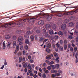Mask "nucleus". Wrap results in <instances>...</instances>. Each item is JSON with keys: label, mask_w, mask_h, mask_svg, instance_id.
<instances>
[{"label": "nucleus", "mask_w": 78, "mask_h": 78, "mask_svg": "<svg viewBox=\"0 0 78 78\" xmlns=\"http://www.w3.org/2000/svg\"><path fill=\"white\" fill-rule=\"evenodd\" d=\"M19 23H10L9 24H5L4 26H2L1 27H5V28H11V25H19Z\"/></svg>", "instance_id": "f257e3e1"}, {"label": "nucleus", "mask_w": 78, "mask_h": 78, "mask_svg": "<svg viewBox=\"0 0 78 78\" xmlns=\"http://www.w3.org/2000/svg\"><path fill=\"white\" fill-rule=\"evenodd\" d=\"M55 14L52 15V16L56 17H61L62 16V14L61 13H59L58 12H54Z\"/></svg>", "instance_id": "f03ea898"}, {"label": "nucleus", "mask_w": 78, "mask_h": 78, "mask_svg": "<svg viewBox=\"0 0 78 78\" xmlns=\"http://www.w3.org/2000/svg\"><path fill=\"white\" fill-rule=\"evenodd\" d=\"M37 17H36L35 16H33L31 18V19L29 20L28 21L29 23H33L34 22V20H37Z\"/></svg>", "instance_id": "7ed1b4c3"}, {"label": "nucleus", "mask_w": 78, "mask_h": 78, "mask_svg": "<svg viewBox=\"0 0 78 78\" xmlns=\"http://www.w3.org/2000/svg\"><path fill=\"white\" fill-rule=\"evenodd\" d=\"M44 17L46 18L47 20H51V16L50 15H45Z\"/></svg>", "instance_id": "20e7f679"}, {"label": "nucleus", "mask_w": 78, "mask_h": 78, "mask_svg": "<svg viewBox=\"0 0 78 78\" xmlns=\"http://www.w3.org/2000/svg\"><path fill=\"white\" fill-rule=\"evenodd\" d=\"M75 12V10H72L70 12H69L66 13V14L67 15H72L73 14H74V12Z\"/></svg>", "instance_id": "39448f33"}, {"label": "nucleus", "mask_w": 78, "mask_h": 78, "mask_svg": "<svg viewBox=\"0 0 78 78\" xmlns=\"http://www.w3.org/2000/svg\"><path fill=\"white\" fill-rule=\"evenodd\" d=\"M5 37L7 39H10L11 37V36L10 34H6L5 36Z\"/></svg>", "instance_id": "423d86ee"}, {"label": "nucleus", "mask_w": 78, "mask_h": 78, "mask_svg": "<svg viewBox=\"0 0 78 78\" xmlns=\"http://www.w3.org/2000/svg\"><path fill=\"white\" fill-rule=\"evenodd\" d=\"M62 30H65L66 28V25L64 24H62L61 26Z\"/></svg>", "instance_id": "0eeeda50"}, {"label": "nucleus", "mask_w": 78, "mask_h": 78, "mask_svg": "<svg viewBox=\"0 0 78 78\" xmlns=\"http://www.w3.org/2000/svg\"><path fill=\"white\" fill-rule=\"evenodd\" d=\"M23 39V36H21L19 37H18V41H22Z\"/></svg>", "instance_id": "6e6552de"}, {"label": "nucleus", "mask_w": 78, "mask_h": 78, "mask_svg": "<svg viewBox=\"0 0 78 78\" xmlns=\"http://www.w3.org/2000/svg\"><path fill=\"white\" fill-rule=\"evenodd\" d=\"M38 23L40 25H42L44 23V22L43 20H40L38 22Z\"/></svg>", "instance_id": "1a4fd4ad"}, {"label": "nucleus", "mask_w": 78, "mask_h": 78, "mask_svg": "<svg viewBox=\"0 0 78 78\" xmlns=\"http://www.w3.org/2000/svg\"><path fill=\"white\" fill-rule=\"evenodd\" d=\"M27 68L29 70H33V68L31 67V64H28L27 66Z\"/></svg>", "instance_id": "9d476101"}, {"label": "nucleus", "mask_w": 78, "mask_h": 78, "mask_svg": "<svg viewBox=\"0 0 78 78\" xmlns=\"http://www.w3.org/2000/svg\"><path fill=\"white\" fill-rule=\"evenodd\" d=\"M41 32L43 34H45V33H46V30L44 28L43 29L41 30Z\"/></svg>", "instance_id": "9b49d317"}, {"label": "nucleus", "mask_w": 78, "mask_h": 78, "mask_svg": "<svg viewBox=\"0 0 78 78\" xmlns=\"http://www.w3.org/2000/svg\"><path fill=\"white\" fill-rule=\"evenodd\" d=\"M28 20V19H25L24 20H22V21H23L21 22V23H22V24H23V25H24L25 24H24L23 23H24V22H26V21H27V20Z\"/></svg>", "instance_id": "f8f14e48"}, {"label": "nucleus", "mask_w": 78, "mask_h": 78, "mask_svg": "<svg viewBox=\"0 0 78 78\" xmlns=\"http://www.w3.org/2000/svg\"><path fill=\"white\" fill-rule=\"evenodd\" d=\"M16 46V41H14L13 42V48H15Z\"/></svg>", "instance_id": "ddd939ff"}, {"label": "nucleus", "mask_w": 78, "mask_h": 78, "mask_svg": "<svg viewBox=\"0 0 78 78\" xmlns=\"http://www.w3.org/2000/svg\"><path fill=\"white\" fill-rule=\"evenodd\" d=\"M75 17L74 16H71L70 18V19L71 20H75Z\"/></svg>", "instance_id": "4468645a"}, {"label": "nucleus", "mask_w": 78, "mask_h": 78, "mask_svg": "<svg viewBox=\"0 0 78 78\" xmlns=\"http://www.w3.org/2000/svg\"><path fill=\"white\" fill-rule=\"evenodd\" d=\"M58 71L56 70H51V73H57Z\"/></svg>", "instance_id": "2eb2a0df"}, {"label": "nucleus", "mask_w": 78, "mask_h": 78, "mask_svg": "<svg viewBox=\"0 0 78 78\" xmlns=\"http://www.w3.org/2000/svg\"><path fill=\"white\" fill-rule=\"evenodd\" d=\"M58 59H59V57H57L55 59V61L57 63H59V60Z\"/></svg>", "instance_id": "dca6fc26"}, {"label": "nucleus", "mask_w": 78, "mask_h": 78, "mask_svg": "<svg viewBox=\"0 0 78 78\" xmlns=\"http://www.w3.org/2000/svg\"><path fill=\"white\" fill-rule=\"evenodd\" d=\"M10 45H11V42L9 41L8 42V44L7 47L8 48H10Z\"/></svg>", "instance_id": "f3484780"}, {"label": "nucleus", "mask_w": 78, "mask_h": 78, "mask_svg": "<svg viewBox=\"0 0 78 78\" xmlns=\"http://www.w3.org/2000/svg\"><path fill=\"white\" fill-rule=\"evenodd\" d=\"M3 49H5L6 48V44L5 43V41L3 43Z\"/></svg>", "instance_id": "a211bd4d"}, {"label": "nucleus", "mask_w": 78, "mask_h": 78, "mask_svg": "<svg viewBox=\"0 0 78 78\" xmlns=\"http://www.w3.org/2000/svg\"><path fill=\"white\" fill-rule=\"evenodd\" d=\"M32 33V32L30 31H27V35H30V34H31Z\"/></svg>", "instance_id": "6ab92c4d"}, {"label": "nucleus", "mask_w": 78, "mask_h": 78, "mask_svg": "<svg viewBox=\"0 0 78 78\" xmlns=\"http://www.w3.org/2000/svg\"><path fill=\"white\" fill-rule=\"evenodd\" d=\"M49 33L50 34L52 35L53 34V31L52 29H50L49 30Z\"/></svg>", "instance_id": "aec40b11"}, {"label": "nucleus", "mask_w": 78, "mask_h": 78, "mask_svg": "<svg viewBox=\"0 0 78 78\" xmlns=\"http://www.w3.org/2000/svg\"><path fill=\"white\" fill-rule=\"evenodd\" d=\"M56 45L57 46V47L58 48H60L61 46L59 44V42L57 43L56 44Z\"/></svg>", "instance_id": "412c9836"}, {"label": "nucleus", "mask_w": 78, "mask_h": 78, "mask_svg": "<svg viewBox=\"0 0 78 78\" xmlns=\"http://www.w3.org/2000/svg\"><path fill=\"white\" fill-rule=\"evenodd\" d=\"M51 57L49 55H48L46 57V59H48V60H49V59H51Z\"/></svg>", "instance_id": "4be33fe9"}, {"label": "nucleus", "mask_w": 78, "mask_h": 78, "mask_svg": "<svg viewBox=\"0 0 78 78\" xmlns=\"http://www.w3.org/2000/svg\"><path fill=\"white\" fill-rule=\"evenodd\" d=\"M50 25L49 24H47L46 25V28H49L50 27Z\"/></svg>", "instance_id": "5701e85b"}, {"label": "nucleus", "mask_w": 78, "mask_h": 78, "mask_svg": "<svg viewBox=\"0 0 78 78\" xmlns=\"http://www.w3.org/2000/svg\"><path fill=\"white\" fill-rule=\"evenodd\" d=\"M73 25H74V24H73V22H71L69 24V26L70 27H73Z\"/></svg>", "instance_id": "b1692460"}, {"label": "nucleus", "mask_w": 78, "mask_h": 78, "mask_svg": "<svg viewBox=\"0 0 78 78\" xmlns=\"http://www.w3.org/2000/svg\"><path fill=\"white\" fill-rule=\"evenodd\" d=\"M25 42L27 44H29V40L28 39H26L25 41Z\"/></svg>", "instance_id": "393cba45"}, {"label": "nucleus", "mask_w": 78, "mask_h": 78, "mask_svg": "<svg viewBox=\"0 0 78 78\" xmlns=\"http://www.w3.org/2000/svg\"><path fill=\"white\" fill-rule=\"evenodd\" d=\"M54 56L55 57V58H57L58 55V54H57V53L56 52L54 53Z\"/></svg>", "instance_id": "a878e982"}, {"label": "nucleus", "mask_w": 78, "mask_h": 78, "mask_svg": "<svg viewBox=\"0 0 78 78\" xmlns=\"http://www.w3.org/2000/svg\"><path fill=\"white\" fill-rule=\"evenodd\" d=\"M47 69L48 70H50L51 69V66H49L47 67Z\"/></svg>", "instance_id": "bb28decb"}, {"label": "nucleus", "mask_w": 78, "mask_h": 78, "mask_svg": "<svg viewBox=\"0 0 78 78\" xmlns=\"http://www.w3.org/2000/svg\"><path fill=\"white\" fill-rule=\"evenodd\" d=\"M52 28L54 30L56 28V26L54 25L52 26Z\"/></svg>", "instance_id": "cd10ccee"}, {"label": "nucleus", "mask_w": 78, "mask_h": 78, "mask_svg": "<svg viewBox=\"0 0 78 78\" xmlns=\"http://www.w3.org/2000/svg\"><path fill=\"white\" fill-rule=\"evenodd\" d=\"M46 51L47 52V53H50V50L48 48H46Z\"/></svg>", "instance_id": "c85d7f7f"}, {"label": "nucleus", "mask_w": 78, "mask_h": 78, "mask_svg": "<svg viewBox=\"0 0 78 78\" xmlns=\"http://www.w3.org/2000/svg\"><path fill=\"white\" fill-rule=\"evenodd\" d=\"M48 47V48H50L51 47V44L50 43H49L48 44H47V45L46 46V47Z\"/></svg>", "instance_id": "c756f323"}, {"label": "nucleus", "mask_w": 78, "mask_h": 78, "mask_svg": "<svg viewBox=\"0 0 78 78\" xmlns=\"http://www.w3.org/2000/svg\"><path fill=\"white\" fill-rule=\"evenodd\" d=\"M21 61H22V57H20L19 59V63L21 62Z\"/></svg>", "instance_id": "7c9ffc66"}, {"label": "nucleus", "mask_w": 78, "mask_h": 78, "mask_svg": "<svg viewBox=\"0 0 78 78\" xmlns=\"http://www.w3.org/2000/svg\"><path fill=\"white\" fill-rule=\"evenodd\" d=\"M68 38L69 39H72L73 38V37L71 35H69L68 36Z\"/></svg>", "instance_id": "2f4dec72"}, {"label": "nucleus", "mask_w": 78, "mask_h": 78, "mask_svg": "<svg viewBox=\"0 0 78 78\" xmlns=\"http://www.w3.org/2000/svg\"><path fill=\"white\" fill-rule=\"evenodd\" d=\"M12 38L13 40H16V39H17V37H16L15 36H13L12 37Z\"/></svg>", "instance_id": "473e14b6"}, {"label": "nucleus", "mask_w": 78, "mask_h": 78, "mask_svg": "<svg viewBox=\"0 0 78 78\" xmlns=\"http://www.w3.org/2000/svg\"><path fill=\"white\" fill-rule=\"evenodd\" d=\"M58 34L60 35V36H62L63 35V33L61 31H59L58 32Z\"/></svg>", "instance_id": "72a5a7b5"}, {"label": "nucleus", "mask_w": 78, "mask_h": 78, "mask_svg": "<svg viewBox=\"0 0 78 78\" xmlns=\"http://www.w3.org/2000/svg\"><path fill=\"white\" fill-rule=\"evenodd\" d=\"M45 62L48 65L49 64H50V61H49L48 60H46Z\"/></svg>", "instance_id": "f704fd0d"}, {"label": "nucleus", "mask_w": 78, "mask_h": 78, "mask_svg": "<svg viewBox=\"0 0 78 78\" xmlns=\"http://www.w3.org/2000/svg\"><path fill=\"white\" fill-rule=\"evenodd\" d=\"M34 39V37L33 36H30V39L31 41H33Z\"/></svg>", "instance_id": "c9c22d12"}, {"label": "nucleus", "mask_w": 78, "mask_h": 78, "mask_svg": "<svg viewBox=\"0 0 78 78\" xmlns=\"http://www.w3.org/2000/svg\"><path fill=\"white\" fill-rule=\"evenodd\" d=\"M59 48L61 51H63V50H64V48H63V47L62 46L60 47V48Z\"/></svg>", "instance_id": "e433bc0d"}, {"label": "nucleus", "mask_w": 78, "mask_h": 78, "mask_svg": "<svg viewBox=\"0 0 78 78\" xmlns=\"http://www.w3.org/2000/svg\"><path fill=\"white\" fill-rule=\"evenodd\" d=\"M67 45L65 44L64 45V50H67Z\"/></svg>", "instance_id": "4c0bfd02"}, {"label": "nucleus", "mask_w": 78, "mask_h": 78, "mask_svg": "<svg viewBox=\"0 0 78 78\" xmlns=\"http://www.w3.org/2000/svg\"><path fill=\"white\" fill-rule=\"evenodd\" d=\"M56 67L57 69H59V65L58 64H57L55 66Z\"/></svg>", "instance_id": "58836bf2"}, {"label": "nucleus", "mask_w": 78, "mask_h": 78, "mask_svg": "<svg viewBox=\"0 0 78 78\" xmlns=\"http://www.w3.org/2000/svg\"><path fill=\"white\" fill-rule=\"evenodd\" d=\"M44 41V38H40L39 39V41L40 42H42Z\"/></svg>", "instance_id": "ea45409f"}, {"label": "nucleus", "mask_w": 78, "mask_h": 78, "mask_svg": "<svg viewBox=\"0 0 78 78\" xmlns=\"http://www.w3.org/2000/svg\"><path fill=\"white\" fill-rule=\"evenodd\" d=\"M41 31L40 30H37L36 31V33H37V34H39L40 33Z\"/></svg>", "instance_id": "a19ab883"}, {"label": "nucleus", "mask_w": 78, "mask_h": 78, "mask_svg": "<svg viewBox=\"0 0 78 78\" xmlns=\"http://www.w3.org/2000/svg\"><path fill=\"white\" fill-rule=\"evenodd\" d=\"M42 77L43 78H46V75L44 73L42 75Z\"/></svg>", "instance_id": "79ce46f5"}, {"label": "nucleus", "mask_w": 78, "mask_h": 78, "mask_svg": "<svg viewBox=\"0 0 78 78\" xmlns=\"http://www.w3.org/2000/svg\"><path fill=\"white\" fill-rule=\"evenodd\" d=\"M59 75H61V74L59 73H57L55 74V76H59Z\"/></svg>", "instance_id": "37998d69"}, {"label": "nucleus", "mask_w": 78, "mask_h": 78, "mask_svg": "<svg viewBox=\"0 0 78 78\" xmlns=\"http://www.w3.org/2000/svg\"><path fill=\"white\" fill-rule=\"evenodd\" d=\"M27 63H25L24 64H23V67H27Z\"/></svg>", "instance_id": "c03bdc74"}, {"label": "nucleus", "mask_w": 78, "mask_h": 78, "mask_svg": "<svg viewBox=\"0 0 78 78\" xmlns=\"http://www.w3.org/2000/svg\"><path fill=\"white\" fill-rule=\"evenodd\" d=\"M74 51H77V47H75L74 49Z\"/></svg>", "instance_id": "a18cd8bd"}, {"label": "nucleus", "mask_w": 78, "mask_h": 78, "mask_svg": "<svg viewBox=\"0 0 78 78\" xmlns=\"http://www.w3.org/2000/svg\"><path fill=\"white\" fill-rule=\"evenodd\" d=\"M58 73H62V71L60 70H58Z\"/></svg>", "instance_id": "49530a36"}, {"label": "nucleus", "mask_w": 78, "mask_h": 78, "mask_svg": "<svg viewBox=\"0 0 78 78\" xmlns=\"http://www.w3.org/2000/svg\"><path fill=\"white\" fill-rule=\"evenodd\" d=\"M74 33L76 34L77 36H78V31L77 30H75Z\"/></svg>", "instance_id": "de8ad7c7"}, {"label": "nucleus", "mask_w": 78, "mask_h": 78, "mask_svg": "<svg viewBox=\"0 0 78 78\" xmlns=\"http://www.w3.org/2000/svg\"><path fill=\"white\" fill-rule=\"evenodd\" d=\"M44 73H46V74H47V73H49V71L48 70H46L44 72Z\"/></svg>", "instance_id": "09e8293b"}, {"label": "nucleus", "mask_w": 78, "mask_h": 78, "mask_svg": "<svg viewBox=\"0 0 78 78\" xmlns=\"http://www.w3.org/2000/svg\"><path fill=\"white\" fill-rule=\"evenodd\" d=\"M16 49L17 50H19V46L18 45H17L16 46Z\"/></svg>", "instance_id": "8fccbe9b"}, {"label": "nucleus", "mask_w": 78, "mask_h": 78, "mask_svg": "<svg viewBox=\"0 0 78 78\" xmlns=\"http://www.w3.org/2000/svg\"><path fill=\"white\" fill-rule=\"evenodd\" d=\"M25 48L26 50H28V46L27 45L25 46Z\"/></svg>", "instance_id": "3c124183"}, {"label": "nucleus", "mask_w": 78, "mask_h": 78, "mask_svg": "<svg viewBox=\"0 0 78 78\" xmlns=\"http://www.w3.org/2000/svg\"><path fill=\"white\" fill-rule=\"evenodd\" d=\"M18 42H19V44L20 45H22L23 44V43L22 42V41H20Z\"/></svg>", "instance_id": "603ef678"}, {"label": "nucleus", "mask_w": 78, "mask_h": 78, "mask_svg": "<svg viewBox=\"0 0 78 78\" xmlns=\"http://www.w3.org/2000/svg\"><path fill=\"white\" fill-rule=\"evenodd\" d=\"M50 57L51 58L52 57H53V55L52 54H50Z\"/></svg>", "instance_id": "864d4df0"}, {"label": "nucleus", "mask_w": 78, "mask_h": 78, "mask_svg": "<svg viewBox=\"0 0 78 78\" xmlns=\"http://www.w3.org/2000/svg\"><path fill=\"white\" fill-rule=\"evenodd\" d=\"M42 70L43 71H44V72H45L46 70H47V68H46L45 67L44 68H43Z\"/></svg>", "instance_id": "5fc2aeb1"}, {"label": "nucleus", "mask_w": 78, "mask_h": 78, "mask_svg": "<svg viewBox=\"0 0 78 78\" xmlns=\"http://www.w3.org/2000/svg\"><path fill=\"white\" fill-rule=\"evenodd\" d=\"M67 43V40H65L64 41V44H66Z\"/></svg>", "instance_id": "6e6d98bb"}, {"label": "nucleus", "mask_w": 78, "mask_h": 78, "mask_svg": "<svg viewBox=\"0 0 78 78\" xmlns=\"http://www.w3.org/2000/svg\"><path fill=\"white\" fill-rule=\"evenodd\" d=\"M70 46H71V45H70V44H68V47L69 48H70Z\"/></svg>", "instance_id": "4d7b16f0"}, {"label": "nucleus", "mask_w": 78, "mask_h": 78, "mask_svg": "<svg viewBox=\"0 0 78 78\" xmlns=\"http://www.w3.org/2000/svg\"><path fill=\"white\" fill-rule=\"evenodd\" d=\"M4 64L5 66H6V65H7V62H6V61L5 60V62L4 63Z\"/></svg>", "instance_id": "13d9d810"}, {"label": "nucleus", "mask_w": 78, "mask_h": 78, "mask_svg": "<svg viewBox=\"0 0 78 78\" xmlns=\"http://www.w3.org/2000/svg\"><path fill=\"white\" fill-rule=\"evenodd\" d=\"M46 36L47 37H49V35L47 33H46Z\"/></svg>", "instance_id": "bf43d9fd"}, {"label": "nucleus", "mask_w": 78, "mask_h": 78, "mask_svg": "<svg viewBox=\"0 0 78 78\" xmlns=\"http://www.w3.org/2000/svg\"><path fill=\"white\" fill-rule=\"evenodd\" d=\"M35 69L37 70H39V67L37 66H36L35 67Z\"/></svg>", "instance_id": "052dcab7"}, {"label": "nucleus", "mask_w": 78, "mask_h": 78, "mask_svg": "<svg viewBox=\"0 0 78 78\" xmlns=\"http://www.w3.org/2000/svg\"><path fill=\"white\" fill-rule=\"evenodd\" d=\"M4 67H5V65H4L2 66L1 67L0 69H1V70L3 69V68H4Z\"/></svg>", "instance_id": "680f3d73"}, {"label": "nucleus", "mask_w": 78, "mask_h": 78, "mask_svg": "<svg viewBox=\"0 0 78 78\" xmlns=\"http://www.w3.org/2000/svg\"><path fill=\"white\" fill-rule=\"evenodd\" d=\"M70 51H72V52L73 51V48H72V47H71L70 49Z\"/></svg>", "instance_id": "e2e57ef3"}, {"label": "nucleus", "mask_w": 78, "mask_h": 78, "mask_svg": "<svg viewBox=\"0 0 78 78\" xmlns=\"http://www.w3.org/2000/svg\"><path fill=\"white\" fill-rule=\"evenodd\" d=\"M39 70L40 72L42 73V69H41V68H40L39 69Z\"/></svg>", "instance_id": "0e129e2a"}, {"label": "nucleus", "mask_w": 78, "mask_h": 78, "mask_svg": "<svg viewBox=\"0 0 78 78\" xmlns=\"http://www.w3.org/2000/svg\"><path fill=\"white\" fill-rule=\"evenodd\" d=\"M28 58L29 59H31V56L30 55H29L28 56Z\"/></svg>", "instance_id": "69168bd1"}, {"label": "nucleus", "mask_w": 78, "mask_h": 78, "mask_svg": "<svg viewBox=\"0 0 78 78\" xmlns=\"http://www.w3.org/2000/svg\"><path fill=\"white\" fill-rule=\"evenodd\" d=\"M23 55H25L26 54L25 52V50H23Z\"/></svg>", "instance_id": "338daca9"}, {"label": "nucleus", "mask_w": 78, "mask_h": 78, "mask_svg": "<svg viewBox=\"0 0 78 78\" xmlns=\"http://www.w3.org/2000/svg\"><path fill=\"white\" fill-rule=\"evenodd\" d=\"M76 41L77 42H78V37L76 38Z\"/></svg>", "instance_id": "774afa93"}]
</instances>
